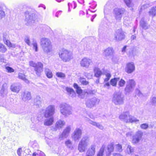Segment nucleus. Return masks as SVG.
<instances>
[{
  "instance_id": "f257e3e1",
  "label": "nucleus",
  "mask_w": 156,
  "mask_h": 156,
  "mask_svg": "<svg viewBox=\"0 0 156 156\" xmlns=\"http://www.w3.org/2000/svg\"><path fill=\"white\" fill-rule=\"evenodd\" d=\"M40 44L44 52L48 54L52 51V45L49 39L43 37L41 39Z\"/></svg>"
},
{
  "instance_id": "f03ea898",
  "label": "nucleus",
  "mask_w": 156,
  "mask_h": 156,
  "mask_svg": "<svg viewBox=\"0 0 156 156\" xmlns=\"http://www.w3.org/2000/svg\"><path fill=\"white\" fill-rule=\"evenodd\" d=\"M119 119L121 121L126 123L139 122V120L130 114L129 111L124 112L119 116Z\"/></svg>"
},
{
  "instance_id": "7ed1b4c3",
  "label": "nucleus",
  "mask_w": 156,
  "mask_h": 156,
  "mask_svg": "<svg viewBox=\"0 0 156 156\" xmlns=\"http://www.w3.org/2000/svg\"><path fill=\"white\" fill-rule=\"evenodd\" d=\"M59 57L64 62L70 61L73 58L72 52L64 48L61 49L59 53Z\"/></svg>"
},
{
  "instance_id": "20e7f679",
  "label": "nucleus",
  "mask_w": 156,
  "mask_h": 156,
  "mask_svg": "<svg viewBox=\"0 0 156 156\" xmlns=\"http://www.w3.org/2000/svg\"><path fill=\"white\" fill-rule=\"evenodd\" d=\"M89 137L88 135L83 136L80 141L78 147V149L80 152L85 151L89 143Z\"/></svg>"
},
{
  "instance_id": "39448f33",
  "label": "nucleus",
  "mask_w": 156,
  "mask_h": 156,
  "mask_svg": "<svg viewBox=\"0 0 156 156\" xmlns=\"http://www.w3.org/2000/svg\"><path fill=\"white\" fill-rule=\"evenodd\" d=\"M25 14L26 17L25 20L27 22V25L31 26L37 21V16L35 14L30 13L27 11L25 12Z\"/></svg>"
},
{
  "instance_id": "423d86ee",
  "label": "nucleus",
  "mask_w": 156,
  "mask_h": 156,
  "mask_svg": "<svg viewBox=\"0 0 156 156\" xmlns=\"http://www.w3.org/2000/svg\"><path fill=\"white\" fill-rule=\"evenodd\" d=\"M61 113L65 116H67L72 114L71 107L68 104L64 103L60 105Z\"/></svg>"
},
{
  "instance_id": "0eeeda50",
  "label": "nucleus",
  "mask_w": 156,
  "mask_h": 156,
  "mask_svg": "<svg viewBox=\"0 0 156 156\" xmlns=\"http://www.w3.org/2000/svg\"><path fill=\"white\" fill-rule=\"evenodd\" d=\"M30 66L34 67V70L37 75L39 76L43 71V65L41 62L36 63L33 61L29 62Z\"/></svg>"
},
{
  "instance_id": "6e6552de",
  "label": "nucleus",
  "mask_w": 156,
  "mask_h": 156,
  "mask_svg": "<svg viewBox=\"0 0 156 156\" xmlns=\"http://www.w3.org/2000/svg\"><path fill=\"white\" fill-rule=\"evenodd\" d=\"M112 102L116 105H120L124 103V97L119 92L114 93L112 98Z\"/></svg>"
},
{
  "instance_id": "1a4fd4ad",
  "label": "nucleus",
  "mask_w": 156,
  "mask_h": 156,
  "mask_svg": "<svg viewBox=\"0 0 156 156\" xmlns=\"http://www.w3.org/2000/svg\"><path fill=\"white\" fill-rule=\"evenodd\" d=\"M125 11V9L123 8H116L114 9V15L116 21L119 22L121 20Z\"/></svg>"
},
{
  "instance_id": "9d476101",
  "label": "nucleus",
  "mask_w": 156,
  "mask_h": 156,
  "mask_svg": "<svg viewBox=\"0 0 156 156\" xmlns=\"http://www.w3.org/2000/svg\"><path fill=\"white\" fill-rule=\"evenodd\" d=\"M136 85V83L133 79H130L127 81L126 87L125 88L126 92L129 93L132 92L134 90Z\"/></svg>"
},
{
  "instance_id": "9b49d317",
  "label": "nucleus",
  "mask_w": 156,
  "mask_h": 156,
  "mask_svg": "<svg viewBox=\"0 0 156 156\" xmlns=\"http://www.w3.org/2000/svg\"><path fill=\"white\" fill-rule=\"evenodd\" d=\"M55 108L54 105H50L47 107L44 113V117L48 118L52 116L55 113Z\"/></svg>"
},
{
  "instance_id": "f8f14e48",
  "label": "nucleus",
  "mask_w": 156,
  "mask_h": 156,
  "mask_svg": "<svg viewBox=\"0 0 156 156\" xmlns=\"http://www.w3.org/2000/svg\"><path fill=\"white\" fill-rule=\"evenodd\" d=\"M0 106L5 107L7 110L11 111L13 113L18 114L20 112L18 110H15L14 104L13 103L8 102L5 104L0 103Z\"/></svg>"
},
{
  "instance_id": "ddd939ff",
  "label": "nucleus",
  "mask_w": 156,
  "mask_h": 156,
  "mask_svg": "<svg viewBox=\"0 0 156 156\" xmlns=\"http://www.w3.org/2000/svg\"><path fill=\"white\" fill-rule=\"evenodd\" d=\"M92 63V61L91 59L87 57H84L81 60L80 64L81 66L88 68Z\"/></svg>"
},
{
  "instance_id": "4468645a",
  "label": "nucleus",
  "mask_w": 156,
  "mask_h": 156,
  "mask_svg": "<svg viewBox=\"0 0 156 156\" xmlns=\"http://www.w3.org/2000/svg\"><path fill=\"white\" fill-rule=\"evenodd\" d=\"M100 101L99 99L94 97L91 99L88 100L86 103V104L87 107L91 108L98 105Z\"/></svg>"
},
{
  "instance_id": "2eb2a0df",
  "label": "nucleus",
  "mask_w": 156,
  "mask_h": 156,
  "mask_svg": "<svg viewBox=\"0 0 156 156\" xmlns=\"http://www.w3.org/2000/svg\"><path fill=\"white\" fill-rule=\"evenodd\" d=\"M114 37L117 41H120L125 37L124 32L121 29L117 30L114 34Z\"/></svg>"
},
{
  "instance_id": "dca6fc26",
  "label": "nucleus",
  "mask_w": 156,
  "mask_h": 156,
  "mask_svg": "<svg viewBox=\"0 0 156 156\" xmlns=\"http://www.w3.org/2000/svg\"><path fill=\"white\" fill-rule=\"evenodd\" d=\"M135 67L133 62L127 63L125 68V72L128 74H130L135 71Z\"/></svg>"
},
{
  "instance_id": "f3484780",
  "label": "nucleus",
  "mask_w": 156,
  "mask_h": 156,
  "mask_svg": "<svg viewBox=\"0 0 156 156\" xmlns=\"http://www.w3.org/2000/svg\"><path fill=\"white\" fill-rule=\"evenodd\" d=\"M82 134L81 129L79 128L76 129L72 135V137L75 141L79 140L81 137Z\"/></svg>"
},
{
  "instance_id": "a211bd4d",
  "label": "nucleus",
  "mask_w": 156,
  "mask_h": 156,
  "mask_svg": "<svg viewBox=\"0 0 156 156\" xmlns=\"http://www.w3.org/2000/svg\"><path fill=\"white\" fill-rule=\"evenodd\" d=\"M71 130V127L70 126H67L63 131L62 133L59 135V139L61 140L63 139L67 138L69 135Z\"/></svg>"
},
{
  "instance_id": "6ab92c4d",
  "label": "nucleus",
  "mask_w": 156,
  "mask_h": 156,
  "mask_svg": "<svg viewBox=\"0 0 156 156\" xmlns=\"http://www.w3.org/2000/svg\"><path fill=\"white\" fill-rule=\"evenodd\" d=\"M142 134L143 133L141 131H139L137 132L135 135L133 136L132 143L133 144L138 143L141 139Z\"/></svg>"
},
{
  "instance_id": "aec40b11",
  "label": "nucleus",
  "mask_w": 156,
  "mask_h": 156,
  "mask_svg": "<svg viewBox=\"0 0 156 156\" xmlns=\"http://www.w3.org/2000/svg\"><path fill=\"white\" fill-rule=\"evenodd\" d=\"M21 88V85L18 83H12L10 87V89L12 91L17 93L19 92Z\"/></svg>"
},
{
  "instance_id": "412c9836",
  "label": "nucleus",
  "mask_w": 156,
  "mask_h": 156,
  "mask_svg": "<svg viewBox=\"0 0 156 156\" xmlns=\"http://www.w3.org/2000/svg\"><path fill=\"white\" fill-rule=\"evenodd\" d=\"M127 46H124L122 49V52L123 53L126 52L129 57L135 56V55L134 54L133 51L131 49H130L129 47H128V48H127Z\"/></svg>"
},
{
  "instance_id": "4be33fe9",
  "label": "nucleus",
  "mask_w": 156,
  "mask_h": 156,
  "mask_svg": "<svg viewBox=\"0 0 156 156\" xmlns=\"http://www.w3.org/2000/svg\"><path fill=\"white\" fill-rule=\"evenodd\" d=\"M66 124L65 122L63 120L59 119L57 121L55 124V128L54 129V131H56L57 129L62 128Z\"/></svg>"
},
{
  "instance_id": "5701e85b",
  "label": "nucleus",
  "mask_w": 156,
  "mask_h": 156,
  "mask_svg": "<svg viewBox=\"0 0 156 156\" xmlns=\"http://www.w3.org/2000/svg\"><path fill=\"white\" fill-rule=\"evenodd\" d=\"M113 52V48L111 47H109L104 50L103 54L105 56L107 57L112 55Z\"/></svg>"
},
{
  "instance_id": "b1692460",
  "label": "nucleus",
  "mask_w": 156,
  "mask_h": 156,
  "mask_svg": "<svg viewBox=\"0 0 156 156\" xmlns=\"http://www.w3.org/2000/svg\"><path fill=\"white\" fill-rule=\"evenodd\" d=\"M95 146L92 145L90 148L89 149L87 152L86 156H94L95 153Z\"/></svg>"
},
{
  "instance_id": "393cba45",
  "label": "nucleus",
  "mask_w": 156,
  "mask_h": 156,
  "mask_svg": "<svg viewBox=\"0 0 156 156\" xmlns=\"http://www.w3.org/2000/svg\"><path fill=\"white\" fill-rule=\"evenodd\" d=\"M114 146V144L113 143H110L108 145L107 147V151L106 152V155L107 156H110L112 152L113 151Z\"/></svg>"
},
{
  "instance_id": "a878e982",
  "label": "nucleus",
  "mask_w": 156,
  "mask_h": 156,
  "mask_svg": "<svg viewBox=\"0 0 156 156\" xmlns=\"http://www.w3.org/2000/svg\"><path fill=\"white\" fill-rule=\"evenodd\" d=\"M87 121L89 122V123L92 125L96 126L101 129H103V126L99 123H97L93 121L88 118H87L85 119Z\"/></svg>"
},
{
  "instance_id": "bb28decb",
  "label": "nucleus",
  "mask_w": 156,
  "mask_h": 156,
  "mask_svg": "<svg viewBox=\"0 0 156 156\" xmlns=\"http://www.w3.org/2000/svg\"><path fill=\"white\" fill-rule=\"evenodd\" d=\"M54 121L53 117H50V118L46 119L44 121V124L45 126H50L51 125Z\"/></svg>"
},
{
  "instance_id": "cd10ccee",
  "label": "nucleus",
  "mask_w": 156,
  "mask_h": 156,
  "mask_svg": "<svg viewBox=\"0 0 156 156\" xmlns=\"http://www.w3.org/2000/svg\"><path fill=\"white\" fill-rule=\"evenodd\" d=\"M22 97L23 100L24 101L29 100L31 98L30 93L29 91L24 92Z\"/></svg>"
},
{
  "instance_id": "c85d7f7f",
  "label": "nucleus",
  "mask_w": 156,
  "mask_h": 156,
  "mask_svg": "<svg viewBox=\"0 0 156 156\" xmlns=\"http://www.w3.org/2000/svg\"><path fill=\"white\" fill-rule=\"evenodd\" d=\"M140 26L144 29L147 30L150 27V25L148 24L146 22L144 21V19L143 18L140 21Z\"/></svg>"
},
{
  "instance_id": "c756f323",
  "label": "nucleus",
  "mask_w": 156,
  "mask_h": 156,
  "mask_svg": "<svg viewBox=\"0 0 156 156\" xmlns=\"http://www.w3.org/2000/svg\"><path fill=\"white\" fill-rule=\"evenodd\" d=\"M42 99L39 96H37L34 98V103L35 105L37 107H39L41 106V104Z\"/></svg>"
},
{
  "instance_id": "7c9ffc66",
  "label": "nucleus",
  "mask_w": 156,
  "mask_h": 156,
  "mask_svg": "<svg viewBox=\"0 0 156 156\" xmlns=\"http://www.w3.org/2000/svg\"><path fill=\"white\" fill-rule=\"evenodd\" d=\"M94 73L95 76L99 77L102 75V73L101 70L98 67H96L94 69Z\"/></svg>"
},
{
  "instance_id": "2f4dec72",
  "label": "nucleus",
  "mask_w": 156,
  "mask_h": 156,
  "mask_svg": "<svg viewBox=\"0 0 156 156\" xmlns=\"http://www.w3.org/2000/svg\"><path fill=\"white\" fill-rule=\"evenodd\" d=\"M66 90L68 93L69 95L72 97H74L76 96V94L73 90L70 88L66 87Z\"/></svg>"
},
{
  "instance_id": "473e14b6",
  "label": "nucleus",
  "mask_w": 156,
  "mask_h": 156,
  "mask_svg": "<svg viewBox=\"0 0 156 156\" xmlns=\"http://www.w3.org/2000/svg\"><path fill=\"white\" fill-rule=\"evenodd\" d=\"M18 78L23 80L27 83H29V81L26 78V76L24 74L19 73L18 74Z\"/></svg>"
},
{
  "instance_id": "72a5a7b5",
  "label": "nucleus",
  "mask_w": 156,
  "mask_h": 156,
  "mask_svg": "<svg viewBox=\"0 0 156 156\" xmlns=\"http://www.w3.org/2000/svg\"><path fill=\"white\" fill-rule=\"evenodd\" d=\"M68 5L69 7L68 12H70L71 11V9L73 8V9H74L76 8L77 6L76 3L74 1L72 2L68 3Z\"/></svg>"
},
{
  "instance_id": "f704fd0d",
  "label": "nucleus",
  "mask_w": 156,
  "mask_h": 156,
  "mask_svg": "<svg viewBox=\"0 0 156 156\" xmlns=\"http://www.w3.org/2000/svg\"><path fill=\"white\" fill-rule=\"evenodd\" d=\"M30 144L32 147L35 150L38 148L39 145L37 142L35 140L31 141L30 143Z\"/></svg>"
},
{
  "instance_id": "c9c22d12",
  "label": "nucleus",
  "mask_w": 156,
  "mask_h": 156,
  "mask_svg": "<svg viewBox=\"0 0 156 156\" xmlns=\"http://www.w3.org/2000/svg\"><path fill=\"white\" fill-rule=\"evenodd\" d=\"M66 146L68 148L72 149L73 148V146L72 141L69 140H67L65 142Z\"/></svg>"
},
{
  "instance_id": "e433bc0d",
  "label": "nucleus",
  "mask_w": 156,
  "mask_h": 156,
  "mask_svg": "<svg viewBox=\"0 0 156 156\" xmlns=\"http://www.w3.org/2000/svg\"><path fill=\"white\" fill-rule=\"evenodd\" d=\"M45 73L47 76L49 78H51L52 77V73L51 71L48 68H45Z\"/></svg>"
},
{
  "instance_id": "4c0bfd02",
  "label": "nucleus",
  "mask_w": 156,
  "mask_h": 156,
  "mask_svg": "<svg viewBox=\"0 0 156 156\" xmlns=\"http://www.w3.org/2000/svg\"><path fill=\"white\" fill-rule=\"evenodd\" d=\"M150 15H151L152 17L156 16V6L154 7L151 8L149 12Z\"/></svg>"
},
{
  "instance_id": "58836bf2",
  "label": "nucleus",
  "mask_w": 156,
  "mask_h": 156,
  "mask_svg": "<svg viewBox=\"0 0 156 156\" xmlns=\"http://www.w3.org/2000/svg\"><path fill=\"white\" fill-rule=\"evenodd\" d=\"M3 41L4 43L9 47L13 48H14L16 47V45L14 44L11 43L9 39L4 41Z\"/></svg>"
},
{
  "instance_id": "ea45409f",
  "label": "nucleus",
  "mask_w": 156,
  "mask_h": 156,
  "mask_svg": "<svg viewBox=\"0 0 156 156\" xmlns=\"http://www.w3.org/2000/svg\"><path fill=\"white\" fill-rule=\"evenodd\" d=\"M32 156H46L45 154L42 151L37 150L33 153Z\"/></svg>"
},
{
  "instance_id": "a19ab883",
  "label": "nucleus",
  "mask_w": 156,
  "mask_h": 156,
  "mask_svg": "<svg viewBox=\"0 0 156 156\" xmlns=\"http://www.w3.org/2000/svg\"><path fill=\"white\" fill-rule=\"evenodd\" d=\"M127 6L129 7H132L134 5L132 2L133 0H123Z\"/></svg>"
},
{
  "instance_id": "79ce46f5",
  "label": "nucleus",
  "mask_w": 156,
  "mask_h": 156,
  "mask_svg": "<svg viewBox=\"0 0 156 156\" xmlns=\"http://www.w3.org/2000/svg\"><path fill=\"white\" fill-rule=\"evenodd\" d=\"M105 147V145H103L100 148L99 151L98 153L97 156H103L104 149Z\"/></svg>"
},
{
  "instance_id": "37998d69",
  "label": "nucleus",
  "mask_w": 156,
  "mask_h": 156,
  "mask_svg": "<svg viewBox=\"0 0 156 156\" xmlns=\"http://www.w3.org/2000/svg\"><path fill=\"white\" fill-rule=\"evenodd\" d=\"M119 79V78H115L112 79L110 80L111 84L113 86H116L118 81Z\"/></svg>"
},
{
  "instance_id": "c03bdc74",
  "label": "nucleus",
  "mask_w": 156,
  "mask_h": 156,
  "mask_svg": "<svg viewBox=\"0 0 156 156\" xmlns=\"http://www.w3.org/2000/svg\"><path fill=\"white\" fill-rule=\"evenodd\" d=\"M74 87L76 89V90L77 93L79 94H80L82 92V90L78 86V85L74 83L73 85Z\"/></svg>"
},
{
  "instance_id": "a18cd8bd",
  "label": "nucleus",
  "mask_w": 156,
  "mask_h": 156,
  "mask_svg": "<svg viewBox=\"0 0 156 156\" xmlns=\"http://www.w3.org/2000/svg\"><path fill=\"white\" fill-rule=\"evenodd\" d=\"M7 51V49L3 44L0 43V52L5 53Z\"/></svg>"
},
{
  "instance_id": "49530a36",
  "label": "nucleus",
  "mask_w": 156,
  "mask_h": 156,
  "mask_svg": "<svg viewBox=\"0 0 156 156\" xmlns=\"http://www.w3.org/2000/svg\"><path fill=\"white\" fill-rule=\"evenodd\" d=\"M42 124L40 122H39L38 123V124L36 126V128H35L34 127H32V128L33 130H36L38 131L42 128Z\"/></svg>"
},
{
  "instance_id": "de8ad7c7",
  "label": "nucleus",
  "mask_w": 156,
  "mask_h": 156,
  "mask_svg": "<svg viewBox=\"0 0 156 156\" xmlns=\"http://www.w3.org/2000/svg\"><path fill=\"white\" fill-rule=\"evenodd\" d=\"M134 149L129 145H128L126 150V152L129 154L134 152Z\"/></svg>"
},
{
  "instance_id": "09e8293b",
  "label": "nucleus",
  "mask_w": 156,
  "mask_h": 156,
  "mask_svg": "<svg viewBox=\"0 0 156 156\" xmlns=\"http://www.w3.org/2000/svg\"><path fill=\"white\" fill-rule=\"evenodd\" d=\"M42 27L43 28V32L46 31L50 32L51 30V28L46 25H43Z\"/></svg>"
},
{
  "instance_id": "8fccbe9b",
  "label": "nucleus",
  "mask_w": 156,
  "mask_h": 156,
  "mask_svg": "<svg viewBox=\"0 0 156 156\" xmlns=\"http://www.w3.org/2000/svg\"><path fill=\"white\" fill-rule=\"evenodd\" d=\"M32 45L33 46V49L35 50V51H38L37 44L36 41L34 39H33V40Z\"/></svg>"
},
{
  "instance_id": "3c124183",
  "label": "nucleus",
  "mask_w": 156,
  "mask_h": 156,
  "mask_svg": "<svg viewBox=\"0 0 156 156\" xmlns=\"http://www.w3.org/2000/svg\"><path fill=\"white\" fill-rule=\"evenodd\" d=\"M24 41L29 46L31 45L30 42V37L28 35H26L25 36Z\"/></svg>"
},
{
  "instance_id": "603ef678",
  "label": "nucleus",
  "mask_w": 156,
  "mask_h": 156,
  "mask_svg": "<svg viewBox=\"0 0 156 156\" xmlns=\"http://www.w3.org/2000/svg\"><path fill=\"white\" fill-rule=\"evenodd\" d=\"M126 83L125 81L122 79H121L118 83L119 87H123Z\"/></svg>"
},
{
  "instance_id": "864d4df0",
  "label": "nucleus",
  "mask_w": 156,
  "mask_h": 156,
  "mask_svg": "<svg viewBox=\"0 0 156 156\" xmlns=\"http://www.w3.org/2000/svg\"><path fill=\"white\" fill-rule=\"evenodd\" d=\"M56 75L58 77L62 79H64L65 77V74L62 72H57L56 74Z\"/></svg>"
},
{
  "instance_id": "5fc2aeb1",
  "label": "nucleus",
  "mask_w": 156,
  "mask_h": 156,
  "mask_svg": "<svg viewBox=\"0 0 156 156\" xmlns=\"http://www.w3.org/2000/svg\"><path fill=\"white\" fill-rule=\"evenodd\" d=\"M115 149L117 151L119 152H122V146L119 144L115 145Z\"/></svg>"
},
{
  "instance_id": "6e6d98bb",
  "label": "nucleus",
  "mask_w": 156,
  "mask_h": 156,
  "mask_svg": "<svg viewBox=\"0 0 156 156\" xmlns=\"http://www.w3.org/2000/svg\"><path fill=\"white\" fill-rule=\"evenodd\" d=\"M5 16V12L3 10L2 8H0V20L4 18Z\"/></svg>"
},
{
  "instance_id": "4d7b16f0",
  "label": "nucleus",
  "mask_w": 156,
  "mask_h": 156,
  "mask_svg": "<svg viewBox=\"0 0 156 156\" xmlns=\"http://www.w3.org/2000/svg\"><path fill=\"white\" fill-rule=\"evenodd\" d=\"M106 78L104 79V82H106L108 81L110 78L111 75L109 73H105Z\"/></svg>"
},
{
  "instance_id": "13d9d810",
  "label": "nucleus",
  "mask_w": 156,
  "mask_h": 156,
  "mask_svg": "<svg viewBox=\"0 0 156 156\" xmlns=\"http://www.w3.org/2000/svg\"><path fill=\"white\" fill-rule=\"evenodd\" d=\"M80 81L81 83L83 85H87L88 84V82L84 78H81L80 79Z\"/></svg>"
},
{
  "instance_id": "bf43d9fd",
  "label": "nucleus",
  "mask_w": 156,
  "mask_h": 156,
  "mask_svg": "<svg viewBox=\"0 0 156 156\" xmlns=\"http://www.w3.org/2000/svg\"><path fill=\"white\" fill-rule=\"evenodd\" d=\"M5 69L6 70V71L8 73H11L13 72L14 71L13 69L8 66H5Z\"/></svg>"
},
{
  "instance_id": "052dcab7",
  "label": "nucleus",
  "mask_w": 156,
  "mask_h": 156,
  "mask_svg": "<svg viewBox=\"0 0 156 156\" xmlns=\"http://www.w3.org/2000/svg\"><path fill=\"white\" fill-rule=\"evenodd\" d=\"M151 102L153 105L156 104V97H152L151 98Z\"/></svg>"
},
{
  "instance_id": "680f3d73",
  "label": "nucleus",
  "mask_w": 156,
  "mask_h": 156,
  "mask_svg": "<svg viewBox=\"0 0 156 156\" xmlns=\"http://www.w3.org/2000/svg\"><path fill=\"white\" fill-rule=\"evenodd\" d=\"M9 39V36L6 33H3V41Z\"/></svg>"
},
{
  "instance_id": "e2e57ef3",
  "label": "nucleus",
  "mask_w": 156,
  "mask_h": 156,
  "mask_svg": "<svg viewBox=\"0 0 156 156\" xmlns=\"http://www.w3.org/2000/svg\"><path fill=\"white\" fill-rule=\"evenodd\" d=\"M148 127V124L147 123H144L140 125V127L141 128L144 129H147Z\"/></svg>"
},
{
  "instance_id": "0e129e2a",
  "label": "nucleus",
  "mask_w": 156,
  "mask_h": 156,
  "mask_svg": "<svg viewBox=\"0 0 156 156\" xmlns=\"http://www.w3.org/2000/svg\"><path fill=\"white\" fill-rule=\"evenodd\" d=\"M149 7V5L147 4H146L143 5L140 7V11H141L142 10L144 9L145 8H147Z\"/></svg>"
},
{
  "instance_id": "69168bd1",
  "label": "nucleus",
  "mask_w": 156,
  "mask_h": 156,
  "mask_svg": "<svg viewBox=\"0 0 156 156\" xmlns=\"http://www.w3.org/2000/svg\"><path fill=\"white\" fill-rule=\"evenodd\" d=\"M96 6V5L95 4L93 6H90V9H89V10L90 11L92 12H95V10L93 11V10H91V9H94L95 8Z\"/></svg>"
},
{
  "instance_id": "338daca9",
  "label": "nucleus",
  "mask_w": 156,
  "mask_h": 156,
  "mask_svg": "<svg viewBox=\"0 0 156 156\" xmlns=\"http://www.w3.org/2000/svg\"><path fill=\"white\" fill-rule=\"evenodd\" d=\"M108 5H106L105 6L104 9V13L105 14H107L109 11V9L107 8Z\"/></svg>"
},
{
  "instance_id": "774afa93",
  "label": "nucleus",
  "mask_w": 156,
  "mask_h": 156,
  "mask_svg": "<svg viewBox=\"0 0 156 156\" xmlns=\"http://www.w3.org/2000/svg\"><path fill=\"white\" fill-rule=\"evenodd\" d=\"M22 150L21 148H19L17 150V153L19 156H21L22 153Z\"/></svg>"
}]
</instances>
